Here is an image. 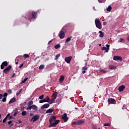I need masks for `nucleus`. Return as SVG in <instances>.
Wrapping results in <instances>:
<instances>
[{
  "mask_svg": "<svg viewBox=\"0 0 129 129\" xmlns=\"http://www.w3.org/2000/svg\"><path fill=\"white\" fill-rule=\"evenodd\" d=\"M49 121L50 125L49 126H55V125H57V124L60 122V120H56V117L54 116H51L49 118Z\"/></svg>",
  "mask_w": 129,
  "mask_h": 129,
  "instance_id": "f257e3e1",
  "label": "nucleus"
},
{
  "mask_svg": "<svg viewBox=\"0 0 129 129\" xmlns=\"http://www.w3.org/2000/svg\"><path fill=\"white\" fill-rule=\"evenodd\" d=\"M37 12H32L31 13H29L27 14V18L31 21L32 19H36V17H37Z\"/></svg>",
  "mask_w": 129,
  "mask_h": 129,
  "instance_id": "f03ea898",
  "label": "nucleus"
},
{
  "mask_svg": "<svg viewBox=\"0 0 129 129\" xmlns=\"http://www.w3.org/2000/svg\"><path fill=\"white\" fill-rule=\"evenodd\" d=\"M95 24L96 25V27L99 29V30H101L102 29V26L101 25V22L99 19L96 18L95 20Z\"/></svg>",
  "mask_w": 129,
  "mask_h": 129,
  "instance_id": "7ed1b4c3",
  "label": "nucleus"
},
{
  "mask_svg": "<svg viewBox=\"0 0 129 129\" xmlns=\"http://www.w3.org/2000/svg\"><path fill=\"white\" fill-rule=\"evenodd\" d=\"M83 123H85V120L83 119L78 120L73 122V124H74L75 125H80V124H83Z\"/></svg>",
  "mask_w": 129,
  "mask_h": 129,
  "instance_id": "20e7f679",
  "label": "nucleus"
},
{
  "mask_svg": "<svg viewBox=\"0 0 129 129\" xmlns=\"http://www.w3.org/2000/svg\"><path fill=\"white\" fill-rule=\"evenodd\" d=\"M32 109H33V110L37 111V110H38V106L36 105H32L31 106L28 105V107L26 108L27 110H31Z\"/></svg>",
  "mask_w": 129,
  "mask_h": 129,
  "instance_id": "39448f33",
  "label": "nucleus"
},
{
  "mask_svg": "<svg viewBox=\"0 0 129 129\" xmlns=\"http://www.w3.org/2000/svg\"><path fill=\"white\" fill-rule=\"evenodd\" d=\"M106 48L105 47V46L102 47L101 49L102 50V51H104L105 50L106 53H108V51H109V47H110V45L109 44H106Z\"/></svg>",
  "mask_w": 129,
  "mask_h": 129,
  "instance_id": "423d86ee",
  "label": "nucleus"
},
{
  "mask_svg": "<svg viewBox=\"0 0 129 129\" xmlns=\"http://www.w3.org/2000/svg\"><path fill=\"white\" fill-rule=\"evenodd\" d=\"M11 69H12V66H9L7 68L4 69L3 72L5 73V74H8L10 71H11Z\"/></svg>",
  "mask_w": 129,
  "mask_h": 129,
  "instance_id": "0eeeda50",
  "label": "nucleus"
},
{
  "mask_svg": "<svg viewBox=\"0 0 129 129\" xmlns=\"http://www.w3.org/2000/svg\"><path fill=\"white\" fill-rule=\"evenodd\" d=\"M108 102L109 104H115L116 103L115 100L113 98H109L108 99Z\"/></svg>",
  "mask_w": 129,
  "mask_h": 129,
  "instance_id": "6e6552de",
  "label": "nucleus"
},
{
  "mask_svg": "<svg viewBox=\"0 0 129 129\" xmlns=\"http://www.w3.org/2000/svg\"><path fill=\"white\" fill-rule=\"evenodd\" d=\"M39 117H40L39 115H38V114L35 115L31 118V119L30 120V121H33V122H35V121H36V120H37V119H39Z\"/></svg>",
  "mask_w": 129,
  "mask_h": 129,
  "instance_id": "1a4fd4ad",
  "label": "nucleus"
},
{
  "mask_svg": "<svg viewBox=\"0 0 129 129\" xmlns=\"http://www.w3.org/2000/svg\"><path fill=\"white\" fill-rule=\"evenodd\" d=\"M71 60H72V56H68L64 58V61L68 63V64H70V62H71Z\"/></svg>",
  "mask_w": 129,
  "mask_h": 129,
  "instance_id": "9d476101",
  "label": "nucleus"
},
{
  "mask_svg": "<svg viewBox=\"0 0 129 129\" xmlns=\"http://www.w3.org/2000/svg\"><path fill=\"white\" fill-rule=\"evenodd\" d=\"M113 59L115 61H122V57L119 56H114Z\"/></svg>",
  "mask_w": 129,
  "mask_h": 129,
  "instance_id": "9b49d317",
  "label": "nucleus"
},
{
  "mask_svg": "<svg viewBox=\"0 0 129 129\" xmlns=\"http://www.w3.org/2000/svg\"><path fill=\"white\" fill-rule=\"evenodd\" d=\"M62 119H63L64 122H66L68 120V117H67V114L64 113L61 117Z\"/></svg>",
  "mask_w": 129,
  "mask_h": 129,
  "instance_id": "f8f14e48",
  "label": "nucleus"
},
{
  "mask_svg": "<svg viewBox=\"0 0 129 129\" xmlns=\"http://www.w3.org/2000/svg\"><path fill=\"white\" fill-rule=\"evenodd\" d=\"M9 63H8V61H5L2 62V64L1 65V69H5V67L8 66Z\"/></svg>",
  "mask_w": 129,
  "mask_h": 129,
  "instance_id": "ddd939ff",
  "label": "nucleus"
},
{
  "mask_svg": "<svg viewBox=\"0 0 129 129\" xmlns=\"http://www.w3.org/2000/svg\"><path fill=\"white\" fill-rule=\"evenodd\" d=\"M59 37L60 39H63L64 37H65V32L63 30H61L59 34Z\"/></svg>",
  "mask_w": 129,
  "mask_h": 129,
  "instance_id": "4468645a",
  "label": "nucleus"
},
{
  "mask_svg": "<svg viewBox=\"0 0 129 129\" xmlns=\"http://www.w3.org/2000/svg\"><path fill=\"white\" fill-rule=\"evenodd\" d=\"M124 88H125V87L123 85L120 86L118 87V90L119 92H121V91H123V90H124Z\"/></svg>",
  "mask_w": 129,
  "mask_h": 129,
  "instance_id": "2eb2a0df",
  "label": "nucleus"
},
{
  "mask_svg": "<svg viewBox=\"0 0 129 129\" xmlns=\"http://www.w3.org/2000/svg\"><path fill=\"white\" fill-rule=\"evenodd\" d=\"M49 106H50V104H49L48 103H46V104H44V105H43L42 106H41V109H44V108H48V107H49Z\"/></svg>",
  "mask_w": 129,
  "mask_h": 129,
  "instance_id": "dca6fc26",
  "label": "nucleus"
},
{
  "mask_svg": "<svg viewBox=\"0 0 129 129\" xmlns=\"http://www.w3.org/2000/svg\"><path fill=\"white\" fill-rule=\"evenodd\" d=\"M57 95H58V92H55L53 93L52 95V99H54V100L57 98Z\"/></svg>",
  "mask_w": 129,
  "mask_h": 129,
  "instance_id": "f3484780",
  "label": "nucleus"
},
{
  "mask_svg": "<svg viewBox=\"0 0 129 129\" xmlns=\"http://www.w3.org/2000/svg\"><path fill=\"white\" fill-rule=\"evenodd\" d=\"M17 101V98L16 97H14L12 98L10 101L9 102V104H11V103H14V102H15V101Z\"/></svg>",
  "mask_w": 129,
  "mask_h": 129,
  "instance_id": "a211bd4d",
  "label": "nucleus"
},
{
  "mask_svg": "<svg viewBox=\"0 0 129 129\" xmlns=\"http://www.w3.org/2000/svg\"><path fill=\"white\" fill-rule=\"evenodd\" d=\"M59 83H62L64 81V76H61L59 79Z\"/></svg>",
  "mask_w": 129,
  "mask_h": 129,
  "instance_id": "6ab92c4d",
  "label": "nucleus"
},
{
  "mask_svg": "<svg viewBox=\"0 0 129 129\" xmlns=\"http://www.w3.org/2000/svg\"><path fill=\"white\" fill-rule=\"evenodd\" d=\"M82 70H83L82 71V73L83 74H85V73H86V71H85V70H87V67H84L82 68Z\"/></svg>",
  "mask_w": 129,
  "mask_h": 129,
  "instance_id": "aec40b11",
  "label": "nucleus"
},
{
  "mask_svg": "<svg viewBox=\"0 0 129 129\" xmlns=\"http://www.w3.org/2000/svg\"><path fill=\"white\" fill-rule=\"evenodd\" d=\"M54 111V109H48L46 110V113H51Z\"/></svg>",
  "mask_w": 129,
  "mask_h": 129,
  "instance_id": "412c9836",
  "label": "nucleus"
},
{
  "mask_svg": "<svg viewBox=\"0 0 129 129\" xmlns=\"http://www.w3.org/2000/svg\"><path fill=\"white\" fill-rule=\"evenodd\" d=\"M99 33H100L99 37L100 38H102L104 36V33L103 32H102V31H99Z\"/></svg>",
  "mask_w": 129,
  "mask_h": 129,
  "instance_id": "4be33fe9",
  "label": "nucleus"
},
{
  "mask_svg": "<svg viewBox=\"0 0 129 129\" xmlns=\"http://www.w3.org/2000/svg\"><path fill=\"white\" fill-rule=\"evenodd\" d=\"M71 39H72V36L67 38V39L66 40L65 43L66 44V43L70 42L71 41Z\"/></svg>",
  "mask_w": 129,
  "mask_h": 129,
  "instance_id": "5701e85b",
  "label": "nucleus"
},
{
  "mask_svg": "<svg viewBox=\"0 0 129 129\" xmlns=\"http://www.w3.org/2000/svg\"><path fill=\"white\" fill-rule=\"evenodd\" d=\"M54 99H51L50 100L49 99V100L48 101L49 104H52V103H53V102H54Z\"/></svg>",
  "mask_w": 129,
  "mask_h": 129,
  "instance_id": "b1692460",
  "label": "nucleus"
},
{
  "mask_svg": "<svg viewBox=\"0 0 129 129\" xmlns=\"http://www.w3.org/2000/svg\"><path fill=\"white\" fill-rule=\"evenodd\" d=\"M43 100H44V102H48V101L50 100V98H49V96H47L45 98L43 99Z\"/></svg>",
  "mask_w": 129,
  "mask_h": 129,
  "instance_id": "393cba45",
  "label": "nucleus"
},
{
  "mask_svg": "<svg viewBox=\"0 0 129 129\" xmlns=\"http://www.w3.org/2000/svg\"><path fill=\"white\" fill-rule=\"evenodd\" d=\"M45 68V66L44 64H41L39 66V70H42V69H44Z\"/></svg>",
  "mask_w": 129,
  "mask_h": 129,
  "instance_id": "a878e982",
  "label": "nucleus"
},
{
  "mask_svg": "<svg viewBox=\"0 0 129 129\" xmlns=\"http://www.w3.org/2000/svg\"><path fill=\"white\" fill-rule=\"evenodd\" d=\"M100 72H101L102 73H104V74H105L107 72L103 69H100L99 70Z\"/></svg>",
  "mask_w": 129,
  "mask_h": 129,
  "instance_id": "bb28decb",
  "label": "nucleus"
},
{
  "mask_svg": "<svg viewBox=\"0 0 129 129\" xmlns=\"http://www.w3.org/2000/svg\"><path fill=\"white\" fill-rule=\"evenodd\" d=\"M23 57H24V59H26L27 58H30V55H29L28 54H24Z\"/></svg>",
  "mask_w": 129,
  "mask_h": 129,
  "instance_id": "cd10ccee",
  "label": "nucleus"
},
{
  "mask_svg": "<svg viewBox=\"0 0 129 129\" xmlns=\"http://www.w3.org/2000/svg\"><path fill=\"white\" fill-rule=\"evenodd\" d=\"M112 9V8L111 7V6H109L107 9V12H110V11H111Z\"/></svg>",
  "mask_w": 129,
  "mask_h": 129,
  "instance_id": "c85d7f7f",
  "label": "nucleus"
},
{
  "mask_svg": "<svg viewBox=\"0 0 129 129\" xmlns=\"http://www.w3.org/2000/svg\"><path fill=\"white\" fill-rule=\"evenodd\" d=\"M22 115H23V116H25V115H27V111H24L21 113Z\"/></svg>",
  "mask_w": 129,
  "mask_h": 129,
  "instance_id": "c756f323",
  "label": "nucleus"
},
{
  "mask_svg": "<svg viewBox=\"0 0 129 129\" xmlns=\"http://www.w3.org/2000/svg\"><path fill=\"white\" fill-rule=\"evenodd\" d=\"M60 53L56 54L55 55V58H54V60H58V58H59V57H60Z\"/></svg>",
  "mask_w": 129,
  "mask_h": 129,
  "instance_id": "7c9ffc66",
  "label": "nucleus"
},
{
  "mask_svg": "<svg viewBox=\"0 0 129 129\" xmlns=\"http://www.w3.org/2000/svg\"><path fill=\"white\" fill-rule=\"evenodd\" d=\"M60 47H61V46L59 44H58L55 45L54 48L57 49H58V48H60Z\"/></svg>",
  "mask_w": 129,
  "mask_h": 129,
  "instance_id": "2f4dec72",
  "label": "nucleus"
},
{
  "mask_svg": "<svg viewBox=\"0 0 129 129\" xmlns=\"http://www.w3.org/2000/svg\"><path fill=\"white\" fill-rule=\"evenodd\" d=\"M28 80V78H26L25 79H24L23 81L21 82V84H23V83H25L26 81Z\"/></svg>",
  "mask_w": 129,
  "mask_h": 129,
  "instance_id": "473e14b6",
  "label": "nucleus"
},
{
  "mask_svg": "<svg viewBox=\"0 0 129 129\" xmlns=\"http://www.w3.org/2000/svg\"><path fill=\"white\" fill-rule=\"evenodd\" d=\"M121 42H124V39L123 38H120V40L118 41V43H120Z\"/></svg>",
  "mask_w": 129,
  "mask_h": 129,
  "instance_id": "72a5a7b5",
  "label": "nucleus"
},
{
  "mask_svg": "<svg viewBox=\"0 0 129 129\" xmlns=\"http://www.w3.org/2000/svg\"><path fill=\"white\" fill-rule=\"evenodd\" d=\"M104 126H110V123H106L104 124Z\"/></svg>",
  "mask_w": 129,
  "mask_h": 129,
  "instance_id": "f704fd0d",
  "label": "nucleus"
},
{
  "mask_svg": "<svg viewBox=\"0 0 129 129\" xmlns=\"http://www.w3.org/2000/svg\"><path fill=\"white\" fill-rule=\"evenodd\" d=\"M33 103H34V102H33V101H30L28 102V105H29V106H31V105H32V104H33Z\"/></svg>",
  "mask_w": 129,
  "mask_h": 129,
  "instance_id": "c9c22d12",
  "label": "nucleus"
},
{
  "mask_svg": "<svg viewBox=\"0 0 129 129\" xmlns=\"http://www.w3.org/2000/svg\"><path fill=\"white\" fill-rule=\"evenodd\" d=\"M2 101L3 102H6V101H7V97H4L2 99Z\"/></svg>",
  "mask_w": 129,
  "mask_h": 129,
  "instance_id": "e433bc0d",
  "label": "nucleus"
},
{
  "mask_svg": "<svg viewBox=\"0 0 129 129\" xmlns=\"http://www.w3.org/2000/svg\"><path fill=\"white\" fill-rule=\"evenodd\" d=\"M7 119H8V117H6L3 121V123H5V122H6V121H7Z\"/></svg>",
  "mask_w": 129,
  "mask_h": 129,
  "instance_id": "4c0bfd02",
  "label": "nucleus"
},
{
  "mask_svg": "<svg viewBox=\"0 0 129 129\" xmlns=\"http://www.w3.org/2000/svg\"><path fill=\"white\" fill-rule=\"evenodd\" d=\"M109 69L112 70V69H115V67L111 66L109 67Z\"/></svg>",
  "mask_w": 129,
  "mask_h": 129,
  "instance_id": "58836bf2",
  "label": "nucleus"
},
{
  "mask_svg": "<svg viewBox=\"0 0 129 129\" xmlns=\"http://www.w3.org/2000/svg\"><path fill=\"white\" fill-rule=\"evenodd\" d=\"M22 90H23V89H21L20 90V91L16 94V95H17V96L19 95L21 93V92H22Z\"/></svg>",
  "mask_w": 129,
  "mask_h": 129,
  "instance_id": "ea45409f",
  "label": "nucleus"
},
{
  "mask_svg": "<svg viewBox=\"0 0 129 129\" xmlns=\"http://www.w3.org/2000/svg\"><path fill=\"white\" fill-rule=\"evenodd\" d=\"M43 98H44V95H42L39 97V99H43Z\"/></svg>",
  "mask_w": 129,
  "mask_h": 129,
  "instance_id": "a19ab883",
  "label": "nucleus"
},
{
  "mask_svg": "<svg viewBox=\"0 0 129 129\" xmlns=\"http://www.w3.org/2000/svg\"><path fill=\"white\" fill-rule=\"evenodd\" d=\"M8 96V93H5L3 95L4 97H7Z\"/></svg>",
  "mask_w": 129,
  "mask_h": 129,
  "instance_id": "79ce46f5",
  "label": "nucleus"
},
{
  "mask_svg": "<svg viewBox=\"0 0 129 129\" xmlns=\"http://www.w3.org/2000/svg\"><path fill=\"white\" fill-rule=\"evenodd\" d=\"M43 102H45V101L44 99L39 100V103H43Z\"/></svg>",
  "mask_w": 129,
  "mask_h": 129,
  "instance_id": "37998d69",
  "label": "nucleus"
},
{
  "mask_svg": "<svg viewBox=\"0 0 129 129\" xmlns=\"http://www.w3.org/2000/svg\"><path fill=\"white\" fill-rule=\"evenodd\" d=\"M98 2L100 4H101L102 3H103V2H104V0H98Z\"/></svg>",
  "mask_w": 129,
  "mask_h": 129,
  "instance_id": "c03bdc74",
  "label": "nucleus"
},
{
  "mask_svg": "<svg viewBox=\"0 0 129 129\" xmlns=\"http://www.w3.org/2000/svg\"><path fill=\"white\" fill-rule=\"evenodd\" d=\"M24 66V63H22L21 64H20V66H19V68H22V67H23Z\"/></svg>",
  "mask_w": 129,
  "mask_h": 129,
  "instance_id": "a18cd8bd",
  "label": "nucleus"
},
{
  "mask_svg": "<svg viewBox=\"0 0 129 129\" xmlns=\"http://www.w3.org/2000/svg\"><path fill=\"white\" fill-rule=\"evenodd\" d=\"M3 97V95L2 94H0V99H2Z\"/></svg>",
  "mask_w": 129,
  "mask_h": 129,
  "instance_id": "49530a36",
  "label": "nucleus"
},
{
  "mask_svg": "<svg viewBox=\"0 0 129 129\" xmlns=\"http://www.w3.org/2000/svg\"><path fill=\"white\" fill-rule=\"evenodd\" d=\"M18 114V112H14V116H16V115H17V114Z\"/></svg>",
  "mask_w": 129,
  "mask_h": 129,
  "instance_id": "de8ad7c7",
  "label": "nucleus"
},
{
  "mask_svg": "<svg viewBox=\"0 0 129 129\" xmlns=\"http://www.w3.org/2000/svg\"><path fill=\"white\" fill-rule=\"evenodd\" d=\"M12 122H13V121L10 120L8 121V124H11V123H12Z\"/></svg>",
  "mask_w": 129,
  "mask_h": 129,
  "instance_id": "09e8293b",
  "label": "nucleus"
},
{
  "mask_svg": "<svg viewBox=\"0 0 129 129\" xmlns=\"http://www.w3.org/2000/svg\"><path fill=\"white\" fill-rule=\"evenodd\" d=\"M15 63L16 65H18V64H19V59H17V61H16Z\"/></svg>",
  "mask_w": 129,
  "mask_h": 129,
  "instance_id": "8fccbe9b",
  "label": "nucleus"
},
{
  "mask_svg": "<svg viewBox=\"0 0 129 129\" xmlns=\"http://www.w3.org/2000/svg\"><path fill=\"white\" fill-rule=\"evenodd\" d=\"M9 119H13V116H10L9 117Z\"/></svg>",
  "mask_w": 129,
  "mask_h": 129,
  "instance_id": "3c124183",
  "label": "nucleus"
},
{
  "mask_svg": "<svg viewBox=\"0 0 129 129\" xmlns=\"http://www.w3.org/2000/svg\"><path fill=\"white\" fill-rule=\"evenodd\" d=\"M8 93H10V94L12 93V90H9L8 91Z\"/></svg>",
  "mask_w": 129,
  "mask_h": 129,
  "instance_id": "603ef678",
  "label": "nucleus"
},
{
  "mask_svg": "<svg viewBox=\"0 0 129 129\" xmlns=\"http://www.w3.org/2000/svg\"><path fill=\"white\" fill-rule=\"evenodd\" d=\"M10 115H11V114H10V113H8V114H7V116H6V117H7V118H8V117H9Z\"/></svg>",
  "mask_w": 129,
  "mask_h": 129,
  "instance_id": "864d4df0",
  "label": "nucleus"
},
{
  "mask_svg": "<svg viewBox=\"0 0 129 129\" xmlns=\"http://www.w3.org/2000/svg\"><path fill=\"white\" fill-rule=\"evenodd\" d=\"M51 43H52V40H50L48 42V44L50 45V44H51Z\"/></svg>",
  "mask_w": 129,
  "mask_h": 129,
  "instance_id": "5fc2aeb1",
  "label": "nucleus"
},
{
  "mask_svg": "<svg viewBox=\"0 0 129 129\" xmlns=\"http://www.w3.org/2000/svg\"><path fill=\"white\" fill-rule=\"evenodd\" d=\"M103 25H104V26H105V25H106V22H103Z\"/></svg>",
  "mask_w": 129,
  "mask_h": 129,
  "instance_id": "6e6d98bb",
  "label": "nucleus"
},
{
  "mask_svg": "<svg viewBox=\"0 0 129 129\" xmlns=\"http://www.w3.org/2000/svg\"><path fill=\"white\" fill-rule=\"evenodd\" d=\"M15 75H16V74L13 73V75H12V77H14V76H15Z\"/></svg>",
  "mask_w": 129,
  "mask_h": 129,
  "instance_id": "4d7b16f0",
  "label": "nucleus"
},
{
  "mask_svg": "<svg viewBox=\"0 0 129 129\" xmlns=\"http://www.w3.org/2000/svg\"><path fill=\"white\" fill-rule=\"evenodd\" d=\"M127 41H129V35L127 37Z\"/></svg>",
  "mask_w": 129,
  "mask_h": 129,
  "instance_id": "13d9d810",
  "label": "nucleus"
},
{
  "mask_svg": "<svg viewBox=\"0 0 129 129\" xmlns=\"http://www.w3.org/2000/svg\"><path fill=\"white\" fill-rule=\"evenodd\" d=\"M2 118V114H0V119Z\"/></svg>",
  "mask_w": 129,
  "mask_h": 129,
  "instance_id": "bf43d9fd",
  "label": "nucleus"
},
{
  "mask_svg": "<svg viewBox=\"0 0 129 129\" xmlns=\"http://www.w3.org/2000/svg\"><path fill=\"white\" fill-rule=\"evenodd\" d=\"M30 116H32V115H33V114L32 113H30Z\"/></svg>",
  "mask_w": 129,
  "mask_h": 129,
  "instance_id": "052dcab7",
  "label": "nucleus"
},
{
  "mask_svg": "<svg viewBox=\"0 0 129 129\" xmlns=\"http://www.w3.org/2000/svg\"><path fill=\"white\" fill-rule=\"evenodd\" d=\"M19 123H22V121H19Z\"/></svg>",
  "mask_w": 129,
  "mask_h": 129,
  "instance_id": "680f3d73",
  "label": "nucleus"
},
{
  "mask_svg": "<svg viewBox=\"0 0 129 129\" xmlns=\"http://www.w3.org/2000/svg\"><path fill=\"white\" fill-rule=\"evenodd\" d=\"M99 46H101V44H99Z\"/></svg>",
  "mask_w": 129,
  "mask_h": 129,
  "instance_id": "e2e57ef3",
  "label": "nucleus"
},
{
  "mask_svg": "<svg viewBox=\"0 0 129 129\" xmlns=\"http://www.w3.org/2000/svg\"><path fill=\"white\" fill-rule=\"evenodd\" d=\"M75 109H78V108H77L76 107V108H75Z\"/></svg>",
  "mask_w": 129,
  "mask_h": 129,
  "instance_id": "0e129e2a",
  "label": "nucleus"
},
{
  "mask_svg": "<svg viewBox=\"0 0 129 129\" xmlns=\"http://www.w3.org/2000/svg\"><path fill=\"white\" fill-rule=\"evenodd\" d=\"M12 125H13V124H11V126H12Z\"/></svg>",
  "mask_w": 129,
  "mask_h": 129,
  "instance_id": "69168bd1",
  "label": "nucleus"
}]
</instances>
